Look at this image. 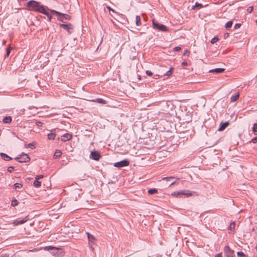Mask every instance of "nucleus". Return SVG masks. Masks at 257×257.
Wrapping results in <instances>:
<instances>
[{"label":"nucleus","mask_w":257,"mask_h":257,"mask_svg":"<svg viewBox=\"0 0 257 257\" xmlns=\"http://www.w3.org/2000/svg\"><path fill=\"white\" fill-rule=\"evenodd\" d=\"M27 7L31 10L38 12L42 14H46L44 11L45 7L39 5V3L35 1H30L27 3Z\"/></svg>","instance_id":"obj_1"},{"label":"nucleus","mask_w":257,"mask_h":257,"mask_svg":"<svg viewBox=\"0 0 257 257\" xmlns=\"http://www.w3.org/2000/svg\"><path fill=\"white\" fill-rule=\"evenodd\" d=\"M50 12L51 14L57 15L58 16L57 17L58 20L63 23H65L66 21L70 20L71 19L69 15L61 13L55 10H51Z\"/></svg>","instance_id":"obj_2"},{"label":"nucleus","mask_w":257,"mask_h":257,"mask_svg":"<svg viewBox=\"0 0 257 257\" xmlns=\"http://www.w3.org/2000/svg\"><path fill=\"white\" fill-rule=\"evenodd\" d=\"M153 27L154 29L161 32H168V28L165 25L156 22L154 20H153Z\"/></svg>","instance_id":"obj_3"},{"label":"nucleus","mask_w":257,"mask_h":257,"mask_svg":"<svg viewBox=\"0 0 257 257\" xmlns=\"http://www.w3.org/2000/svg\"><path fill=\"white\" fill-rule=\"evenodd\" d=\"M172 195H174L176 197H180L181 195H184L186 197H189L192 195V192L189 190H181L179 191L174 192L172 194Z\"/></svg>","instance_id":"obj_4"},{"label":"nucleus","mask_w":257,"mask_h":257,"mask_svg":"<svg viewBox=\"0 0 257 257\" xmlns=\"http://www.w3.org/2000/svg\"><path fill=\"white\" fill-rule=\"evenodd\" d=\"M15 160L20 163H26L28 162L30 160V158L27 154L23 153L19 157H16Z\"/></svg>","instance_id":"obj_5"},{"label":"nucleus","mask_w":257,"mask_h":257,"mask_svg":"<svg viewBox=\"0 0 257 257\" xmlns=\"http://www.w3.org/2000/svg\"><path fill=\"white\" fill-rule=\"evenodd\" d=\"M129 162L127 160H123L120 162L115 163L113 166L117 168H121L127 166L129 165Z\"/></svg>","instance_id":"obj_6"},{"label":"nucleus","mask_w":257,"mask_h":257,"mask_svg":"<svg viewBox=\"0 0 257 257\" xmlns=\"http://www.w3.org/2000/svg\"><path fill=\"white\" fill-rule=\"evenodd\" d=\"M100 157V153L96 151L91 152L90 155V158L95 161H98Z\"/></svg>","instance_id":"obj_7"},{"label":"nucleus","mask_w":257,"mask_h":257,"mask_svg":"<svg viewBox=\"0 0 257 257\" xmlns=\"http://www.w3.org/2000/svg\"><path fill=\"white\" fill-rule=\"evenodd\" d=\"M224 251L226 257H233V251L231 250L229 246H225L224 248Z\"/></svg>","instance_id":"obj_8"},{"label":"nucleus","mask_w":257,"mask_h":257,"mask_svg":"<svg viewBox=\"0 0 257 257\" xmlns=\"http://www.w3.org/2000/svg\"><path fill=\"white\" fill-rule=\"evenodd\" d=\"M59 26L61 27V28H63V29H64L65 30H67V32L69 33V34H71L72 33V32L71 31V30H72L73 29V26L71 24H59Z\"/></svg>","instance_id":"obj_9"},{"label":"nucleus","mask_w":257,"mask_h":257,"mask_svg":"<svg viewBox=\"0 0 257 257\" xmlns=\"http://www.w3.org/2000/svg\"><path fill=\"white\" fill-rule=\"evenodd\" d=\"M72 138V135L70 134L66 133L63 135L61 137V141L65 142L71 140Z\"/></svg>","instance_id":"obj_10"},{"label":"nucleus","mask_w":257,"mask_h":257,"mask_svg":"<svg viewBox=\"0 0 257 257\" xmlns=\"http://www.w3.org/2000/svg\"><path fill=\"white\" fill-rule=\"evenodd\" d=\"M28 216H26L25 218H24L23 219H17L15 220L14 222V223L15 225H19V224H22L26 222L28 220Z\"/></svg>","instance_id":"obj_11"},{"label":"nucleus","mask_w":257,"mask_h":257,"mask_svg":"<svg viewBox=\"0 0 257 257\" xmlns=\"http://www.w3.org/2000/svg\"><path fill=\"white\" fill-rule=\"evenodd\" d=\"M229 124V123L228 121L225 122H221L220 124V127L218 128L219 131H222L224 130L228 125Z\"/></svg>","instance_id":"obj_12"},{"label":"nucleus","mask_w":257,"mask_h":257,"mask_svg":"<svg viewBox=\"0 0 257 257\" xmlns=\"http://www.w3.org/2000/svg\"><path fill=\"white\" fill-rule=\"evenodd\" d=\"M224 70V68H215L214 69L210 70L209 72L210 73H221Z\"/></svg>","instance_id":"obj_13"},{"label":"nucleus","mask_w":257,"mask_h":257,"mask_svg":"<svg viewBox=\"0 0 257 257\" xmlns=\"http://www.w3.org/2000/svg\"><path fill=\"white\" fill-rule=\"evenodd\" d=\"M0 155L2 157V158L5 161H9V160H11L12 159V158L11 157H10L8 155H7L4 153H1L0 154Z\"/></svg>","instance_id":"obj_14"},{"label":"nucleus","mask_w":257,"mask_h":257,"mask_svg":"<svg viewBox=\"0 0 257 257\" xmlns=\"http://www.w3.org/2000/svg\"><path fill=\"white\" fill-rule=\"evenodd\" d=\"M174 68L173 67H170L169 70H168L166 73H161L162 75L167 76L168 77L170 76L172 74V71L173 70Z\"/></svg>","instance_id":"obj_15"},{"label":"nucleus","mask_w":257,"mask_h":257,"mask_svg":"<svg viewBox=\"0 0 257 257\" xmlns=\"http://www.w3.org/2000/svg\"><path fill=\"white\" fill-rule=\"evenodd\" d=\"M93 101L97 102V103H99L100 104H103L106 103V100H104L102 98H98L96 99L95 100H93Z\"/></svg>","instance_id":"obj_16"},{"label":"nucleus","mask_w":257,"mask_h":257,"mask_svg":"<svg viewBox=\"0 0 257 257\" xmlns=\"http://www.w3.org/2000/svg\"><path fill=\"white\" fill-rule=\"evenodd\" d=\"M62 155V152L60 150H57L54 154V158L57 159L60 158Z\"/></svg>","instance_id":"obj_17"},{"label":"nucleus","mask_w":257,"mask_h":257,"mask_svg":"<svg viewBox=\"0 0 257 257\" xmlns=\"http://www.w3.org/2000/svg\"><path fill=\"white\" fill-rule=\"evenodd\" d=\"M4 123H10L12 121V117L11 116H5L3 120Z\"/></svg>","instance_id":"obj_18"},{"label":"nucleus","mask_w":257,"mask_h":257,"mask_svg":"<svg viewBox=\"0 0 257 257\" xmlns=\"http://www.w3.org/2000/svg\"><path fill=\"white\" fill-rule=\"evenodd\" d=\"M86 234L87 235V237L89 240V241L92 243H94V241L95 239V237L89 232H87Z\"/></svg>","instance_id":"obj_19"},{"label":"nucleus","mask_w":257,"mask_h":257,"mask_svg":"<svg viewBox=\"0 0 257 257\" xmlns=\"http://www.w3.org/2000/svg\"><path fill=\"white\" fill-rule=\"evenodd\" d=\"M239 92H238L236 94L231 96V97L230 98L231 101H232V102L236 101L237 100H238V99L239 98Z\"/></svg>","instance_id":"obj_20"},{"label":"nucleus","mask_w":257,"mask_h":257,"mask_svg":"<svg viewBox=\"0 0 257 257\" xmlns=\"http://www.w3.org/2000/svg\"><path fill=\"white\" fill-rule=\"evenodd\" d=\"M136 24L137 26H141V18L139 16H137L136 17Z\"/></svg>","instance_id":"obj_21"},{"label":"nucleus","mask_w":257,"mask_h":257,"mask_svg":"<svg viewBox=\"0 0 257 257\" xmlns=\"http://www.w3.org/2000/svg\"><path fill=\"white\" fill-rule=\"evenodd\" d=\"M53 131H51V133L48 135V138L49 140H54L56 136V134L52 132Z\"/></svg>","instance_id":"obj_22"},{"label":"nucleus","mask_w":257,"mask_h":257,"mask_svg":"<svg viewBox=\"0 0 257 257\" xmlns=\"http://www.w3.org/2000/svg\"><path fill=\"white\" fill-rule=\"evenodd\" d=\"M203 7V5L201 4H199L198 3H196L195 5L193 7L192 9L195 10L196 8H197L198 9H201Z\"/></svg>","instance_id":"obj_23"},{"label":"nucleus","mask_w":257,"mask_h":257,"mask_svg":"<svg viewBox=\"0 0 257 257\" xmlns=\"http://www.w3.org/2000/svg\"><path fill=\"white\" fill-rule=\"evenodd\" d=\"M44 11L46 13V14H44V15H46L48 17V20L49 22H50L52 20V17L49 14V13L46 10V9H44Z\"/></svg>","instance_id":"obj_24"},{"label":"nucleus","mask_w":257,"mask_h":257,"mask_svg":"<svg viewBox=\"0 0 257 257\" xmlns=\"http://www.w3.org/2000/svg\"><path fill=\"white\" fill-rule=\"evenodd\" d=\"M41 182L35 179V180L34 182V186L36 188H38L41 186Z\"/></svg>","instance_id":"obj_25"},{"label":"nucleus","mask_w":257,"mask_h":257,"mask_svg":"<svg viewBox=\"0 0 257 257\" xmlns=\"http://www.w3.org/2000/svg\"><path fill=\"white\" fill-rule=\"evenodd\" d=\"M157 192H158L157 190L156 189H154V188L149 189L148 191V193L150 195H152L155 193H157Z\"/></svg>","instance_id":"obj_26"},{"label":"nucleus","mask_w":257,"mask_h":257,"mask_svg":"<svg viewBox=\"0 0 257 257\" xmlns=\"http://www.w3.org/2000/svg\"><path fill=\"white\" fill-rule=\"evenodd\" d=\"M14 188L15 189H20V188H22L23 185L22 184L17 183H15L14 185Z\"/></svg>","instance_id":"obj_27"},{"label":"nucleus","mask_w":257,"mask_h":257,"mask_svg":"<svg viewBox=\"0 0 257 257\" xmlns=\"http://www.w3.org/2000/svg\"><path fill=\"white\" fill-rule=\"evenodd\" d=\"M252 131L255 135H257V123H255L253 124Z\"/></svg>","instance_id":"obj_28"},{"label":"nucleus","mask_w":257,"mask_h":257,"mask_svg":"<svg viewBox=\"0 0 257 257\" xmlns=\"http://www.w3.org/2000/svg\"><path fill=\"white\" fill-rule=\"evenodd\" d=\"M232 25V22L231 21H230L225 24V28L226 29H229L231 27Z\"/></svg>","instance_id":"obj_29"},{"label":"nucleus","mask_w":257,"mask_h":257,"mask_svg":"<svg viewBox=\"0 0 257 257\" xmlns=\"http://www.w3.org/2000/svg\"><path fill=\"white\" fill-rule=\"evenodd\" d=\"M18 203H19L18 201L17 200H16V199H14L12 201L11 205L12 206H16L18 204Z\"/></svg>","instance_id":"obj_30"},{"label":"nucleus","mask_w":257,"mask_h":257,"mask_svg":"<svg viewBox=\"0 0 257 257\" xmlns=\"http://www.w3.org/2000/svg\"><path fill=\"white\" fill-rule=\"evenodd\" d=\"M238 257H246V255L242 251H238L237 252Z\"/></svg>","instance_id":"obj_31"},{"label":"nucleus","mask_w":257,"mask_h":257,"mask_svg":"<svg viewBox=\"0 0 257 257\" xmlns=\"http://www.w3.org/2000/svg\"><path fill=\"white\" fill-rule=\"evenodd\" d=\"M11 50H12V48L11 47H8L7 48V53H6V57H9V56L10 54L11 51Z\"/></svg>","instance_id":"obj_32"},{"label":"nucleus","mask_w":257,"mask_h":257,"mask_svg":"<svg viewBox=\"0 0 257 257\" xmlns=\"http://www.w3.org/2000/svg\"><path fill=\"white\" fill-rule=\"evenodd\" d=\"M218 40H219V39L217 37H215L211 39V43L212 44H213L215 43L217 41H218Z\"/></svg>","instance_id":"obj_33"},{"label":"nucleus","mask_w":257,"mask_h":257,"mask_svg":"<svg viewBox=\"0 0 257 257\" xmlns=\"http://www.w3.org/2000/svg\"><path fill=\"white\" fill-rule=\"evenodd\" d=\"M175 177H173V176H171V177H164L162 178V180H166V181H169L171 179H174Z\"/></svg>","instance_id":"obj_34"},{"label":"nucleus","mask_w":257,"mask_h":257,"mask_svg":"<svg viewBox=\"0 0 257 257\" xmlns=\"http://www.w3.org/2000/svg\"><path fill=\"white\" fill-rule=\"evenodd\" d=\"M235 226V223L234 222H231L228 227V229L231 230L232 229H234Z\"/></svg>","instance_id":"obj_35"},{"label":"nucleus","mask_w":257,"mask_h":257,"mask_svg":"<svg viewBox=\"0 0 257 257\" xmlns=\"http://www.w3.org/2000/svg\"><path fill=\"white\" fill-rule=\"evenodd\" d=\"M7 170L10 173H11V172H12L14 170V167H12V166H10V167L8 168Z\"/></svg>","instance_id":"obj_36"},{"label":"nucleus","mask_w":257,"mask_h":257,"mask_svg":"<svg viewBox=\"0 0 257 257\" xmlns=\"http://www.w3.org/2000/svg\"><path fill=\"white\" fill-rule=\"evenodd\" d=\"M27 148L33 149L34 148V145L33 143H30L27 145Z\"/></svg>","instance_id":"obj_37"},{"label":"nucleus","mask_w":257,"mask_h":257,"mask_svg":"<svg viewBox=\"0 0 257 257\" xmlns=\"http://www.w3.org/2000/svg\"><path fill=\"white\" fill-rule=\"evenodd\" d=\"M107 9L109 10V12H112V13H116L117 14V13L113 10L112 9V8H111L109 6H107Z\"/></svg>","instance_id":"obj_38"},{"label":"nucleus","mask_w":257,"mask_h":257,"mask_svg":"<svg viewBox=\"0 0 257 257\" xmlns=\"http://www.w3.org/2000/svg\"><path fill=\"white\" fill-rule=\"evenodd\" d=\"M44 176L42 175H37L35 177V179L38 180L40 179L43 178Z\"/></svg>","instance_id":"obj_39"},{"label":"nucleus","mask_w":257,"mask_h":257,"mask_svg":"<svg viewBox=\"0 0 257 257\" xmlns=\"http://www.w3.org/2000/svg\"><path fill=\"white\" fill-rule=\"evenodd\" d=\"M146 73L148 76H151L153 75V73L150 70H147Z\"/></svg>","instance_id":"obj_40"},{"label":"nucleus","mask_w":257,"mask_h":257,"mask_svg":"<svg viewBox=\"0 0 257 257\" xmlns=\"http://www.w3.org/2000/svg\"><path fill=\"white\" fill-rule=\"evenodd\" d=\"M253 7H249L248 9H247V12L249 13H251L252 11H253Z\"/></svg>","instance_id":"obj_41"},{"label":"nucleus","mask_w":257,"mask_h":257,"mask_svg":"<svg viewBox=\"0 0 257 257\" xmlns=\"http://www.w3.org/2000/svg\"><path fill=\"white\" fill-rule=\"evenodd\" d=\"M240 26H241L240 24H239V23L236 24L234 27V29H237L239 28H240Z\"/></svg>","instance_id":"obj_42"},{"label":"nucleus","mask_w":257,"mask_h":257,"mask_svg":"<svg viewBox=\"0 0 257 257\" xmlns=\"http://www.w3.org/2000/svg\"><path fill=\"white\" fill-rule=\"evenodd\" d=\"M181 49V47H179V46H177V47H175L174 48V50L175 51H180Z\"/></svg>","instance_id":"obj_43"},{"label":"nucleus","mask_w":257,"mask_h":257,"mask_svg":"<svg viewBox=\"0 0 257 257\" xmlns=\"http://www.w3.org/2000/svg\"><path fill=\"white\" fill-rule=\"evenodd\" d=\"M182 65L183 66H185L187 65V62L186 61H184L182 63Z\"/></svg>","instance_id":"obj_44"},{"label":"nucleus","mask_w":257,"mask_h":257,"mask_svg":"<svg viewBox=\"0 0 257 257\" xmlns=\"http://www.w3.org/2000/svg\"><path fill=\"white\" fill-rule=\"evenodd\" d=\"M256 141H257V137H256L254 138L252 140V141H251V142H252V143H255L256 142Z\"/></svg>","instance_id":"obj_45"},{"label":"nucleus","mask_w":257,"mask_h":257,"mask_svg":"<svg viewBox=\"0 0 257 257\" xmlns=\"http://www.w3.org/2000/svg\"><path fill=\"white\" fill-rule=\"evenodd\" d=\"M215 257H222L221 253L216 254Z\"/></svg>","instance_id":"obj_46"},{"label":"nucleus","mask_w":257,"mask_h":257,"mask_svg":"<svg viewBox=\"0 0 257 257\" xmlns=\"http://www.w3.org/2000/svg\"><path fill=\"white\" fill-rule=\"evenodd\" d=\"M1 257H9V255L8 254H2Z\"/></svg>","instance_id":"obj_47"},{"label":"nucleus","mask_w":257,"mask_h":257,"mask_svg":"<svg viewBox=\"0 0 257 257\" xmlns=\"http://www.w3.org/2000/svg\"><path fill=\"white\" fill-rule=\"evenodd\" d=\"M189 53H190V52H189V51H188L186 50V51L185 52V53H184V55H189Z\"/></svg>","instance_id":"obj_48"},{"label":"nucleus","mask_w":257,"mask_h":257,"mask_svg":"<svg viewBox=\"0 0 257 257\" xmlns=\"http://www.w3.org/2000/svg\"><path fill=\"white\" fill-rule=\"evenodd\" d=\"M175 183H176V181L172 182V183L169 185V186L170 187V186L175 184Z\"/></svg>","instance_id":"obj_49"},{"label":"nucleus","mask_w":257,"mask_h":257,"mask_svg":"<svg viewBox=\"0 0 257 257\" xmlns=\"http://www.w3.org/2000/svg\"><path fill=\"white\" fill-rule=\"evenodd\" d=\"M37 250V249L34 248L33 250H30V251H36Z\"/></svg>","instance_id":"obj_50"},{"label":"nucleus","mask_w":257,"mask_h":257,"mask_svg":"<svg viewBox=\"0 0 257 257\" xmlns=\"http://www.w3.org/2000/svg\"><path fill=\"white\" fill-rule=\"evenodd\" d=\"M47 247H46V248H47ZM48 247H49V248H53L54 247H52V246H48Z\"/></svg>","instance_id":"obj_51"},{"label":"nucleus","mask_w":257,"mask_h":257,"mask_svg":"<svg viewBox=\"0 0 257 257\" xmlns=\"http://www.w3.org/2000/svg\"><path fill=\"white\" fill-rule=\"evenodd\" d=\"M225 36H228V33H226V34H225Z\"/></svg>","instance_id":"obj_52"},{"label":"nucleus","mask_w":257,"mask_h":257,"mask_svg":"<svg viewBox=\"0 0 257 257\" xmlns=\"http://www.w3.org/2000/svg\"><path fill=\"white\" fill-rule=\"evenodd\" d=\"M139 79H141V76L140 75L139 76Z\"/></svg>","instance_id":"obj_53"},{"label":"nucleus","mask_w":257,"mask_h":257,"mask_svg":"<svg viewBox=\"0 0 257 257\" xmlns=\"http://www.w3.org/2000/svg\"><path fill=\"white\" fill-rule=\"evenodd\" d=\"M255 249L257 250V244H256V245L255 246Z\"/></svg>","instance_id":"obj_54"},{"label":"nucleus","mask_w":257,"mask_h":257,"mask_svg":"<svg viewBox=\"0 0 257 257\" xmlns=\"http://www.w3.org/2000/svg\"><path fill=\"white\" fill-rule=\"evenodd\" d=\"M255 22H256V25H257V20H256V21H255Z\"/></svg>","instance_id":"obj_55"}]
</instances>
